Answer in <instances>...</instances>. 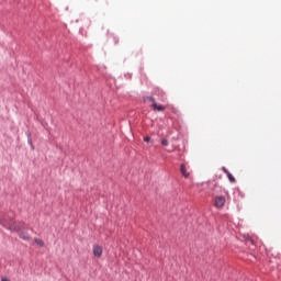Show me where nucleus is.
I'll return each instance as SVG.
<instances>
[{
	"instance_id": "nucleus-1",
	"label": "nucleus",
	"mask_w": 281,
	"mask_h": 281,
	"mask_svg": "<svg viewBox=\"0 0 281 281\" xmlns=\"http://www.w3.org/2000/svg\"><path fill=\"white\" fill-rule=\"evenodd\" d=\"M0 225L10 229V232H21L23 229V223L12 222V218L0 215Z\"/></svg>"
},
{
	"instance_id": "nucleus-2",
	"label": "nucleus",
	"mask_w": 281,
	"mask_h": 281,
	"mask_svg": "<svg viewBox=\"0 0 281 281\" xmlns=\"http://www.w3.org/2000/svg\"><path fill=\"white\" fill-rule=\"evenodd\" d=\"M225 203H227V200L225 199L224 195L215 196L214 207H216V210H223V207H225Z\"/></svg>"
},
{
	"instance_id": "nucleus-3",
	"label": "nucleus",
	"mask_w": 281,
	"mask_h": 281,
	"mask_svg": "<svg viewBox=\"0 0 281 281\" xmlns=\"http://www.w3.org/2000/svg\"><path fill=\"white\" fill-rule=\"evenodd\" d=\"M145 100L148 102H151V108L154 109V111H158V112L166 111V106H164L161 104H157V102L155 101V98L146 97Z\"/></svg>"
},
{
	"instance_id": "nucleus-4",
	"label": "nucleus",
	"mask_w": 281,
	"mask_h": 281,
	"mask_svg": "<svg viewBox=\"0 0 281 281\" xmlns=\"http://www.w3.org/2000/svg\"><path fill=\"white\" fill-rule=\"evenodd\" d=\"M92 254L95 258H102L103 248L100 245L92 246Z\"/></svg>"
},
{
	"instance_id": "nucleus-5",
	"label": "nucleus",
	"mask_w": 281,
	"mask_h": 281,
	"mask_svg": "<svg viewBox=\"0 0 281 281\" xmlns=\"http://www.w3.org/2000/svg\"><path fill=\"white\" fill-rule=\"evenodd\" d=\"M180 172H181L182 177H184L186 179H188V177H190V171H188V167H186V164H182L180 166Z\"/></svg>"
},
{
	"instance_id": "nucleus-6",
	"label": "nucleus",
	"mask_w": 281,
	"mask_h": 281,
	"mask_svg": "<svg viewBox=\"0 0 281 281\" xmlns=\"http://www.w3.org/2000/svg\"><path fill=\"white\" fill-rule=\"evenodd\" d=\"M225 175H227L228 177V181H231V183H236V178H234V176L227 171V169H224Z\"/></svg>"
},
{
	"instance_id": "nucleus-7",
	"label": "nucleus",
	"mask_w": 281,
	"mask_h": 281,
	"mask_svg": "<svg viewBox=\"0 0 281 281\" xmlns=\"http://www.w3.org/2000/svg\"><path fill=\"white\" fill-rule=\"evenodd\" d=\"M34 243L38 245V247H45V241H43L41 238H35Z\"/></svg>"
},
{
	"instance_id": "nucleus-8",
	"label": "nucleus",
	"mask_w": 281,
	"mask_h": 281,
	"mask_svg": "<svg viewBox=\"0 0 281 281\" xmlns=\"http://www.w3.org/2000/svg\"><path fill=\"white\" fill-rule=\"evenodd\" d=\"M20 238H22V240H30V235L27 233H20Z\"/></svg>"
},
{
	"instance_id": "nucleus-9",
	"label": "nucleus",
	"mask_w": 281,
	"mask_h": 281,
	"mask_svg": "<svg viewBox=\"0 0 281 281\" xmlns=\"http://www.w3.org/2000/svg\"><path fill=\"white\" fill-rule=\"evenodd\" d=\"M161 145H162V146H168V139L162 138V139H161Z\"/></svg>"
},
{
	"instance_id": "nucleus-10",
	"label": "nucleus",
	"mask_w": 281,
	"mask_h": 281,
	"mask_svg": "<svg viewBox=\"0 0 281 281\" xmlns=\"http://www.w3.org/2000/svg\"><path fill=\"white\" fill-rule=\"evenodd\" d=\"M144 142H150V137L149 136L145 137Z\"/></svg>"
},
{
	"instance_id": "nucleus-11",
	"label": "nucleus",
	"mask_w": 281,
	"mask_h": 281,
	"mask_svg": "<svg viewBox=\"0 0 281 281\" xmlns=\"http://www.w3.org/2000/svg\"><path fill=\"white\" fill-rule=\"evenodd\" d=\"M1 281H10L8 278H2Z\"/></svg>"
}]
</instances>
